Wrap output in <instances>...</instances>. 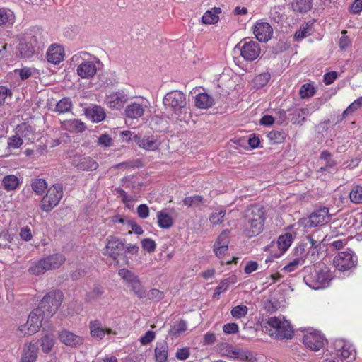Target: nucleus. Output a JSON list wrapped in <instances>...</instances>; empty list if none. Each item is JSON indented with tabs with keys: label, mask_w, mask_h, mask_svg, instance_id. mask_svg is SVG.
Returning <instances> with one entry per match:
<instances>
[{
	"label": "nucleus",
	"mask_w": 362,
	"mask_h": 362,
	"mask_svg": "<svg viewBox=\"0 0 362 362\" xmlns=\"http://www.w3.org/2000/svg\"><path fill=\"white\" fill-rule=\"evenodd\" d=\"M264 210L262 206L254 205L245 212L244 233L248 237L259 235L264 228Z\"/></svg>",
	"instance_id": "nucleus-1"
},
{
	"label": "nucleus",
	"mask_w": 362,
	"mask_h": 362,
	"mask_svg": "<svg viewBox=\"0 0 362 362\" xmlns=\"http://www.w3.org/2000/svg\"><path fill=\"white\" fill-rule=\"evenodd\" d=\"M264 327L270 336L279 339H291L293 334L290 322L281 315L269 317Z\"/></svg>",
	"instance_id": "nucleus-2"
},
{
	"label": "nucleus",
	"mask_w": 362,
	"mask_h": 362,
	"mask_svg": "<svg viewBox=\"0 0 362 362\" xmlns=\"http://www.w3.org/2000/svg\"><path fill=\"white\" fill-rule=\"evenodd\" d=\"M163 104L165 110L171 112L177 119L182 120V115L187 113L186 95L180 90L168 93L163 98Z\"/></svg>",
	"instance_id": "nucleus-3"
},
{
	"label": "nucleus",
	"mask_w": 362,
	"mask_h": 362,
	"mask_svg": "<svg viewBox=\"0 0 362 362\" xmlns=\"http://www.w3.org/2000/svg\"><path fill=\"white\" fill-rule=\"evenodd\" d=\"M74 58L82 60L76 68L77 75L82 79H91L97 73L100 60L87 52H80Z\"/></svg>",
	"instance_id": "nucleus-4"
},
{
	"label": "nucleus",
	"mask_w": 362,
	"mask_h": 362,
	"mask_svg": "<svg viewBox=\"0 0 362 362\" xmlns=\"http://www.w3.org/2000/svg\"><path fill=\"white\" fill-rule=\"evenodd\" d=\"M332 275L329 269L325 266L315 268L309 274L305 275L303 281L312 289H323L330 285Z\"/></svg>",
	"instance_id": "nucleus-5"
},
{
	"label": "nucleus",
	"mask_w": 362,
	"mask_h": 362,
	"mask_svg": "<svg viewBox=\"0 0 362 362\" xmlns=\"http://www.w3.org/2000/svg\"><path fill=\"white\" fill-rule=\"evenodd\" d=\"M65 261V257L59 253L49 255L30 263L28 272L32 275L39 276L48 270L59 268Z\"/></svg>",
	"instance_id": "nucleus-6"
},
{
	"label": "nucleus",
	"mask_w": 362,
	"mask_h": 362,
	"mask_svg": "<svg viewBox=\"0 0 362 362\" xmlns=\"http://www.w3.org/2000/svg\"><path fill=\"white\" fill-rule=\"evenodd\" d=\"M334 353L328 358H333L336 362H351L356 358V352L354 345L349 341L337 339L333 343Z\"/></svg>",
	"instance_id": "nucleus-7"
},
{
	"label": "nucleus",
	"mask_w": 362,
	"mask_h": 362,
	"mask_svg": "<svg viewBox=\"0 0 362 362\" xmlns=\"http://www.w3.org/2000/svg\"><path fill=\"white\" fill-rule=\"evenodd\" d=\"M63 299V294L59 291L48 293L42 299L39 306L44 317L49 319L57 311Z\"/></svg>",
	"instance_id": "nucleus-8"
},
{
	"label": "nucleus",
	"mask_w": 362,
	"mask_h": 362,
	"mask_svg": "<svg viewBox=\"0 0 362 362\" xmlns=\"http://www.w3.org/2000/svg\"><path fill=\"white\" fill-rule=\"evenodd\" d=\"M63 196V188L61 184H54L47 191L40 203V208L45 212L51 211L56 207Z\"/></svg>",
	"instance_id": "nucleus-9"
},
{
	"label": "nucleus",
	"mask_w": 362,
	"mask_h": 362,
	"mask_svg": "<svg viewBox=\"0 0 362 362\" xmlns=\"http://www.w3.org/2000/svg\"><path fill=\"white\" fill-rule=\"evenodd\" d=\"M233 52L239 53L245 61L252 62L258 58L261 53V48L257 42L245 40L235 46Z\"/></svg>",
	"instance_id": "nucleus-10"
},
{
	"label": "nucleus",
	"mask_w": 362,
	"mask_h": 362,
	"mask_svg": "<svg viewBox=\"0 0 362 362\" xmlns=\"http://www.w3.org/2000/svg\"><path fill=\"white\" fill-rule=\"evenodd\" d=\"M47 320L40 308H35L30 313L27 322L19 327V332L23 335H32L39 331L42 322Z\"/></svg>",
	"instance_id": "nucleus-11"
},
{
	"label": "nucleus",
	"mask_w": 362,
	"mask_h": 362,
	"mask_svg": "<svg viewBox=\"0 0 362 362\" xmlns=\"http://www.w3.org/2000/svg\"><path fill=\"white\" fill-rule=\"evenodd\" d=\"M357 262V256L351 250L339 252L333 259V264L336 269L341 272L354 269Z\"/></svg>",
	"instance_id": "nucleus-12"
},
{
	"label": "nucleus",
	"mask_w": 362,
	"mask_h": 362,
	"mask_svg": "<svg viewBox=\"0 0 362 362\" xmlns=\"http://www.w3.org/2000/svg\"><path fill=\"white\" fill-rule=\"evenodd\" d=\"M331 216L326 207L314 211L308 217L300 220L299 223L306 228L316 227L330 221Z\"/></svg>",
	"instance_id": "nucleus-13"
},
{
	"label": "nucleus",
	"mask_w": 362,
	"mask_h": 362,
	"mask_svg": "<svg viewBox=\"0 0 362 362\" xmlns=\"http://www.w3.org/2000/svg\"><path fill=\"white\" fill-rule=\"evenodd\" d=\"M148 107V102L144 98H137L127 104L124 109V116L129 119L141 118Z\"/></svg>",
	"instance_id": "nucleus-14"
},
{
	"label": "nucleus",
	"mask_w": 362,
	"mask_h": 362,
	"mask_svg": "<svg viewBox=\"0 0 362 362\" xmlns=\"http://www.w3.org/2000/svg\"><path fill=\"white\" fill-rule=\"evenodd\" d=\"M118 274L139 298L146 296V290L141 285L139 277L134 273L127 269H122L119 271Z\"/></svg>",
	"instance_id": "nucleus-15"
},
{
	"label": "nucleus",
	"mask_w": 362,
	"mask_h": 362,
	"mask_svg": "<svg viewBox=\"0 0 362 362\" xmlns=\"http://www.w3.org/2000/svg\"><path fill=\"white\" fill-rule=\"evenodd\" d=\"M325 337L319 332L313 329H310L305 332L303 337V343L306 348L317 351L325 345Z\"/></svg>",
	"instance_id": "nucleus-16"
},
{
	"label": "nucleus",
	"mask_w": 362,
	"mask_h": 362,
	"mask_svg": "<svg viewBox=\"0 0 362 362\" xmlns=\"http://www.w3.org/2000/svg\"><path fill=\"white\" fill-rule=\"evenodd\" d=\"M128 96L122 90L111 92L105 97V104L112 110H120L127 102Z\"/></svg>",
	"instance_id": "nucleus-17"
},
{
	"label": "nucleus",
	"mask_w": 362,
	"mask_h": 362,
	"mask_svg": "<svg viewBox=\"0 0 362 362\" xmlns=\"http://www.w3.org/2000/svg\"><path fill=\"white\" fill-rule=\"evenodd\" d=\"M308 252L305 247L299 246L294 249L295 257L288 264L285 265L282 271L289 273L296 270L300 266L305 263Z\"/></svg>",
	"instance_id": "nucleus-18"
},
{
	"label": "nucleus",
	"mask_w": 362,
	"mask_h": 362,
	"mask_svg": "<svg viewBox=\"0 0 362 362\" xmlns=\"http://www.w3.org/2000/svg\"><path fill=\"white\" fill-rule=\"evenodd\" d=\"M253 33L259 42H266L271 39L273 28L267 22L257 21L253 28Z\"/></svg>",
	"instance_id": "nucleus-19"
},
{
	"label": "nucleus",
	"mask_w": 362,
	"mask_h": 362,
	"mask_svg": "<svg viewBox=\"0 0 362 362\" xmlns=\"http://www.w3.org/2000/svg\"><path fill=\"white\" fill-rule=\"evenodd\" d=\"M229 231L223 230L217 238L214 245V252L218 258L224 257L228 250Z\"/></svg>",
	"instance_id": "nucleus-20"
},
{
	"label": "nucleus",
	"mask_w": 362,
	"mask_h": 362,
	"mask_svg": "<svg viewBox=\"0 0 362 362\" xmlns=\"http://www.w3.org/2000/svg\"><path fill=\"white\" fill-rule=\"evenodd\" d=\"M124 250V245L123 241L116 237H109L107 239V244L105 247V253L113 259H116L117 256L122 253Z\"/></svg>",
	"instance_id": "nucleus-21"
},
{
	"label": "nucleus",
	"mask_w": 362,
	"mask_h": 362,
	"mask_svg": "<svg viewBox=\"0 0 362 362\" xmlns=\"http://www.w3.org/2000/svg\"><path fill=\"white\" fill-rule=\"evenodd\" d=\"M59 338L62 343L69 346H80L83 342L82 337L66 329L62 330L59 333Z\"/></svg>",
	"instance_id": "nucleus-22"
},
{
	"label": "nucleus",
	"mask_w": 362,
	"mask_h": 362,
	"mask_svg": "<svg viewBox=\"0 0 362 362\" xmlns=\"http://www.w3.org/2000/svg\"><path fill=\"white\" fill-rule=\"evenodd\" d=\"M38 345L37 342H30L24 346L21 362H35L37 358Z\"/></svg>",
	"instance_id": "nucleus-23"
},
{
	"label": "nucleus",
	"mask_w": 362,
	"mask_h": 362,
	"mask_svg": "<svg viewBox=\"0 0 362 362\" xmlns=\"http://www.w3.org/2000/svg\"><path fill=\"white\" fill-rule=\"evenodd\" d=\"M64 49L61 46L52 45L47 52V59L53 64H59L64 58Z\"/></svg>",
	"instance_id": "nucleus-24"
},
{
	"label": "nucleus",
	"mask_w": 362,
	"mask_h": 362,
	"mask_svg": "<svg viewBox=\"0 0 362 362\" xmlns=\"http://www.w3.org/2000/svg\"><path fill=\"white\" fill-rule=\"evenodd\" d=\"M61 128L70 133H80L86 129V126L83 122L78 119H70L62 122Z\"/></svg>",
	"instance_id": "nucleus-25"
},
{
	"label": "nucleus",
	"mask_w": 362,
	"mask_h": 362,
	"mask_svg": "<svg viewBox=\"0 0 362 362\" xmlns=\"http://www.w3.org/2000/svg\"><path fill=\"white\" fill-rule=\"evenodd\" d=\"M294 236L291 233H286L284 235H281L279 237L277 245L278 247L280 250V253L276 255L275 257H279L282 255L291 246L292 242L293 241Z\"/></svg>",
	"instance_id": "nucleus-26"
},
{
	"label": "nucleus",
	"mask_w": 362,
	"mask_h": 362,
	"mask_svg": "<svg viewBox=\"0 0 362 362\" xmlns=\"http://www.w3.org/2000/svg\"><path fill=\"white\" fill-rule=\"evenodd\" d=\"M156 362H166L168 357V345L165 341H158L154 350Z\"/></svg>",
	"instance_id": "nucleus-27"
},
{
	"label": "nucleus",
	"mask_w": 362,
	"mask_h": 362,
	"mask_svg": "<svg viewBox=\"0 0 362 362\" xmlns=\"http://www.w3.org/2000/svg\"><path fill=\"white\" fill-rule=\"evenodd\" d=\"M233 141L245 149L255 148L259 145V137H235Z\"/></svg>",
	"instance_id": "nucleus-28"
},
{
	"label": "nucleus",
	"mask_w": 362,
	"mask_h": 362,
	"mask_svg": "<svg viewBox=\"0 0 362 362\" xmlns=\"http://www.w3.org/2000/svg\"><path fill=\"white\" fill-rule=\"evenodd\" d=\"M86 115L94 122H100L105 117V112L104 109L98 105L89 107L86 111Z\"/></svg>",
	"instance_id": "nucleus-29"
},
{
	"label": "nucleus",
	"mask_w": 362,
	"mask_h": 362,
	"mask_svg": "<svg viewBox=\"0 0 362 362\" xmlns=\"http://www.w3.org/2000/svg\"><path fill=\"white\" fill-rule=\"evenodd\" d=\"M214 100L206 93H199L195 97V105L200 109H207L213 105Z\"/></svg>",
	"instance_id": "nucleus-30"
},
{
	"label": "nucleus",
	"mask_w": 362,
	"mask_h": 362,
	"mask_svg": "<svg viewBox=\"0 0 362 362\" xmlns=\"http://www.w3.org/2000/svg\"><path fill=\"white\" fill-rule=\"evenodd\" d=\"M136 143L141 148L148 151H154L158 146L155 137H134Z\"/></svg>",
	"instance_id": "nucleus-31"
},
{
	"label": "nucleus",
	"mask_w": 362,
	"mask_h": 362,
	"mask_svg": "<svg viewBox=\"0 0 362 362\" xmlns=\"http://www.w3.org/2000/svg\"><path fill=\"white\" fill-rule=\"evenodd\" d=\"M90 334L93 337L101 339L105 334H110L112 333L111 329H103L100 322L98 321L91 322L90 324Z\"/></svg>",
	"instance_id": "nucleus-32"
},
{
	"label": "nucleus",
	"mask_w": 362,
	"mask_h": 362,
	"mask_svg": "<svg viewBox=\"0 0 362 362\" xmlns=\"http://www.w3.org/2000/svg\"><path fill=\"white\" fill-rule=\"evenodd\" d=\"M14 13L8 9L2 8H0V26H11L15 22Z\"/></svg>",
	"instance_id": "nucleus-33"
},
{
	"label": "nucleus",
	"mask_w": 362,
	"mask_h": 362,
	"mask_svg": "<svg viewBox=\"0 0 362 362\" xmlns=\"http://www.w3.org/2000/svg\"><path fill=\"white\" fill-rule=\"evenodd\" d=\"M221 12L220 8H214V10H208L202 17V22L206 25H211L217 23L219 20L218 14Z\"/></svg>",
	"instance_id": "nucleus-34"
},
{
	"label": "nucleus",
	"mask_w": 362,
	"mask_h": 362,
	"mask_svg": "<svg viewBox=\"0 0 362 362\" xmlns=\"http://www.w3.org/2000/svg\"><path fill=\"white\" fill-rule=\"evenodd\" d=\"M158 224L161 228H169L173 226V218L165 210L157 214Z\"/></svg>",
	"instance_id": "nucleus-35"
},
{
	"label": "nucleus",
	"mask_w": 362,
	"mask_h": 362,
	"mask_svg": "<svg viewBox=\"0 0 362 362\" xmlns=\"http://www.w3.org/2000/svg\"><path fill=\"white\" fill-rule=\"evenodd\" d=\"M2 185L6 190L12 191L19 185V180L14 175H8L3 178Z\"/></svg>",
	"instance_id": "nucleus-36"
},
{
	"label": "nucleus",
	"mask_w": 362,
	"mask_h": 362,
	"mask_svg": "<svg viewBox=\"0 0 362 362\" xmlns=\"http://www.w3.org/2000/svg\"><path fill=\"white\" fill-rule=\"evenodd\" d=\"M292 8L300 13L308 12L312 8V0H293Z\"/></svg>",
	"instance_id": "nucleus-37"
},
{
	"label": "nucleus",
	"mask_w": 362,
	"mask_h": 362,
	"mask_svg": "<svg viewBox=\"0 0 362 362\" xmlns=\"http://www.w3.org/2000/svg\"><path fill=\"white\" fill-rule=\"evenodd\" d=\"M320 158H321V160H322L325 162V165L322 166L320 168V171H327V170L330 171L331 170L334 169L336 163L334 160H333L331 158V155L328 151H322L320 155Z\"/></svg>",
	"instance_id": "nucleus-38"
},
{
	"label": "nucleus",
	"mask_w": 362,
	"mask_h": 362,
	"mask_svg": "<svg viewBox=\"0 0 362 362\" xmlns=\"http://www.w3.org/2000/svg\"><path fill=\"white\" fill-rule=\"evenodd\" d=\"M270 78L269 72H264L256 76L252 80V83L256 88H260L267 84Z\"/></svg>",
	"instance_id": "nucleus-39"
},
{
	"label": "nucleus",
	"mask_w": 362,
	"mask_h": 362,
	"mask_svg": "<svg viewBox=\"0 0 362 362\" xmlns=\"http://www.w3.org/2000/svg\"><path fill=\"white\" fill-rule=\"evenodd\" d=\"M78 166L83 170H94L98 168V164L91 158L87 157L82 158Z\"/></svg>",
	"instance_id": "nucleus-40"
},
{
	"label": "nucleus",
	"mask_w": 362,
	"mask_h": 362,
	"mask_svg": "<svg viewBox=\"0 0 362 362\" xmlns=\"http://www.w3.org/2000/svg\"><path fill=\"white\" fill-rule=\"evenodd\" d=\"M72 103L69 98L61 99L56 105L55 111L59 114L66 113L71 110Z\"/></svg>",
	"instance_id": "nucleus-41"
},
{
	"label": "nucleus",
	"mask_w": 362,
	"mask_h": 362,
	"mask_svg": "<svg viewBox=\"0 0 362 362\" xmlns=\"http://www.w3.org/2000/svg\"><path fill=\"white\" fill-rule=\"evenodd\" d=\"M35 52L34 46L30 43H21L19 46V52L23 58L31 57Z\"/></svg>",
	"instance_id": "nucleus-42"
},
{
	"label": "nucleus",
	"mask_w": 362,
	"mask_h": 362,
	"mask_svg": "<svg viewBox=\"0 0 362 362\" xmlns=\"http://www.w3.org/2000/svg\"><path fill=\"white\" fill-rule=\"evenodd\" d=\"M234 360H239L242 361H252L253 359L252 354L247 350L241 349L239 348L235 349Z\"/></svg>",
	"instance_id": "nucleus-43"
},
{
	"label": "nucleus",
	"mask_w": 362,
	"mask_h": 362,
	"mask_svg": "<svg viewBox=\"0 0 362 362\" xmlns=\"http://www.w3.org/2000/svg\"><path fill=\"white\" fill-rule=\"evenodd\" d=\"M351 201L355 204L362 203V187L354 186L349 193Z\"/></svg>",
	"instance_id": "nucleus-44"
},
{
	"label": "nucleus",
	"mask_w": 362,
	"mask_h": 362,
	"mask_svg": "<svg viewBox=\"0 0 362 362\" xmlns=\"http://www.w3.org/2000/svg\"><path fill=\"white\" fill-rule=\"evenodd\" d=\"M54 336L46 334L41 339L42 350L45 353L49 352L54 346Z\"/></svg>",
	"instance_id": "nucleus-45"
},
{
	"label": "nucleus",
	"mask_w": 362,
	"mask_h": 362,
	"mask_svg": "<svg viewBox=\"0 0 362 362\" xmlns=\"http://www.w3.org/2000/svg\"><path fill=\"white\" fill-rule=\"evenodd\" d=\"M315 89L310 83H305L301 86L299 94L302 98H308L314 95Z\"/></svg>",
	"instance_id": "nucleus-46"
},
{
	"label": "nucleus",
	"mask_w": 362,
	"mask_h": 362,
	"mask_svg": "<svg viewBox=\"0 0 362 362\" xmlns=\"http://www.w3.org/2000/svg\"><path fill=\"white\" fill-rule=\"evenodd\" d=\"M203 203V198L201 196L195 195L187 197L183 199V204L189 207H197Z\"/></svg>",
	"instance_id": "nucleus-47"
},
{
	"label": "nucleus",
	"mask_w": 362,
	"mask_h": 362,
	"mask_svg": "<svg viewBox=\"0 0 362 362\" xmlns=\"http://www.w3.org/2000/svg\"><path fill=\"white\" fill-rule=\"evenodd\" d=\"M248 312V308L246 305H240L235 306L231 310V315L235 319H240L245 317Z\"/></svg>",
	"instance_id": "nucleus-48"
},
{
	"label": "nucleus",
	"mask_w": 362,
	"mask_h": 362,
	"mask_svg": "<svg viewBox=\"0 0 362 362\" xmlns=\"http://www.w3.org/2000/svg\"><path fill=\"white\" fill-rule=\"evenodd\" d=\"M32 188L37 194H42L47 188V182L43 179H36L32 182Z\"/></svg>",
	"instance_id": "nucleus-49"
},
{
	"label": "nucleus",
	"mask_w": 362,
	"mask_h": 362,
	"mask_svg": "<svg viewBox=\"0 0 362 362\" xmlns=\"http://www.w3.org/2000/svg\"><path fill=\"white\" fill-rule=\"evenodd\" d=\"M226 215L225 209H219L218 211H216L213 212L209 216V221L213 225H216L221 223L223 218Z\"/></svg>",
	"instance_id": "nucleus-50"
},
{
	"label": "nucleus",
	"mask_w": 362,
	"mask_h": 362,
	"mask_svg": "<svg viewBox=\"0 0 362 362\" xmlns=\"http://www.w3.org/2000/svg\"><path fill=\"white\" fill-rule=\"evenodd\" d=\"M310 35V26L308 24H306L305 25L301 26L300 28L296 32L294 38L296 40L300 41Z\"/></svg>",
	"instance_id": "nucleus-51"
},
{
	"label": "nucleus",
	"mask_w": 362,
	"mask_h": 362,
	"mask_svg": "<svg viewBox=\"0 0 362 362\" xmlns=\"http://www.w3.org/2000/svg\"><path fill=\"white\" fill-rule=\"evenodd\" d=\"M187 329V323L185 321L181 320L175 322L171 329V333L178 335L183 333Z\"/></svg>",
	"instance_id": "nucleus-52"
},
{
	"label": "nucleus",
	"mask_w": 362,
	"mask_h": 362,
	"mask_svg": "<svg viewBox=\"0 0 362 362\" xmlns=\"http://www.w3.org/2000/svg\"><path fill=\"white\" fill-rule=\"evenodd\" d=\"M15 72L18 73L21 79L25 80L34 74L35 69L24 67L21 69H16Z\"/></svg>",
	"instance_id": "nucleus-53"
},
{
	"label": "nucleus",
	"mask_w": 362,
	"mask_h": 362,
	"mask_svg": "<svg viewBox=\"0 0 362 362\" xmlns=\"http://www.w3.org/2000/svg\"><path fill=\"white\" fill-rule=\"evenodd\" d=\"M141 243L143 249L148 252H153L156 247L155 241L151 238H145L141 240Z\"/></svg>",
	"instance_id": "nucleus-54"
},
{
	"label": "nucleus",
	"mask_w": 362,
	"mask_h": 362,
	"mask_svg": "<svg viewBox=\"0 0 362 362\" xmlns=\"http://www.w3.org/2000/svg\"><path fill=\"white\" fill-rule=\"evenodd\" d=\"M19 236L21 240L28 242L32 240L33 234L30 227L25 226L21 228L19 232Z\"/></svg>",
	"instance_id": "nucleus-55"
},
{
	"label": "nucleus",
	"mask_w": 362,
	"mask_h": 362,
	"mask_svg": "<svg viewBox=\"0 0 362 362\" xmlns=\"http://www.w3.org/2000/svg\"><path fill=\"white\" fill-rule=\"evenodd\" d=\"M23 140L21 137H9L8 140V148L11 149H16L21 146Z\"/></svg>",
	"instance_id": "nucleus-56"
},
{
	"label": "nucleus",
	"mask_w": 362,
	"mask_h": 362,
	"mask_svg": "<svg viewBox=\"0 0 362 362\" xmlns=\"http://www.w3.org/2000/svg\"><path fill=\"white\" fill-rule=\"evenodd\" d=\"M238 330L239 327L236 323H227L223 327V332L227 334H235Z\"/></svg>",
	"instance_id": "nucleus-57"
},
{
	"label": "nucleus",
	"mask_w": 362,
	"mask_h": 362,
	"mask_svg": "<svg viewBox=\"0 0 362 362\" xmlns=\"http://www.w3.org/2000/svg\"><path fill=\"white\" fill-rule=\"evenodd\" d=\"M190 355L189 349L187 347L178 349L175 354V357L180 361H185L189 358Z\"/></svg>",
	"instance_id": "nucleus-58"
},
{
	"label": "nucleus",
	"mask_w": 362,
	"mask_h": 362,
	"mask_svg": "<svg viewBox=\"0 0 362 362\" xmlns=\"http://www.w3.org/2000/svg\"><path fill=\"white\" fill-rule=\"evenodd\" d=\"M230 281L229 279L223 280L219 285L216 288L214 291V296H219L224 291H226L229 286Z\"/></svg>",
	"instance_id": "nucleus-59"
},
{
	"label": "nucleus",
	"mask_w": 362,
	"mask_h": 362,
	"mask_svg": "<svg viewBox=\"0 0 362 362\" xmlns=\"http://www.w3.org/2000/svg\"><path fill=\"white\" fill-rule=\"evenodd\" d=\"M155 339V332L153 331H148L146 334L140 338V342L142 345H146Z\"/></svg>",
	"instance_id": "nucleus-60"
},
{
	"label": "nucleus",
	"mask_w": 362,
	"mask_h": 362,
	"mask_svg": "<svg viewBox=\"0 0 362 362\" xmlns=\"http://www.w3.org/2000/svg\"><path fill=\"white\" fill-rule=\"evenodd\" d=\"M137 214L141 218H146L149 216V209L146 204H140L137 207Z\"/></svg>",
	"instance_id": "nucleus-61"
},
{
	"label": "nucleus",
	"mask_w": 362,
	"mask_h": 362,
	"mask_svg": "<svg viewBox=\"0 0 362 362\" xmlns=\"http://www.w3.org/2000/svg\"><path fill=\"white\" fill-rule=\"evenodd\" d=\"M11 90L4 86H0V105L4 104L8 95H11Z\"/></svg>",
	"instance_id": "nucleus-62"
},
{
	"label": "nucleus",
	"mask_w": 362,
	"mask_h": 362,
	"mask_svg": "<svg viewBox=\"0 0 362 362\" xmlns=\"http://www.w3.org/2000/svg\"><path fill=\"white\" fill-rule=\"evenodd\" d=\"M122 201L126 207L129 209H132L134 206L136 199L133 197L128 196L125 194L122 195Z\"/></svg>",
	"instance_id": "nucleus-63"
},
{
	"label": "nucleus",
	"mask_w": 362,
	"mask_h": 362,
	"mask_svg": "<svg viewBox=\"0 0 362 362\" xmlns=\"http://www.w3.org/2000/svg\"><path fill=\"white\" fill-rule=\"evenodd\" d=\"M104 291L102 286L97 285L93 288V291L89 293L88 297L90 299H94L100 296L103 293Z\"/></svg>",
	"instance_id": "nucleus-64"
}]
</instances>
